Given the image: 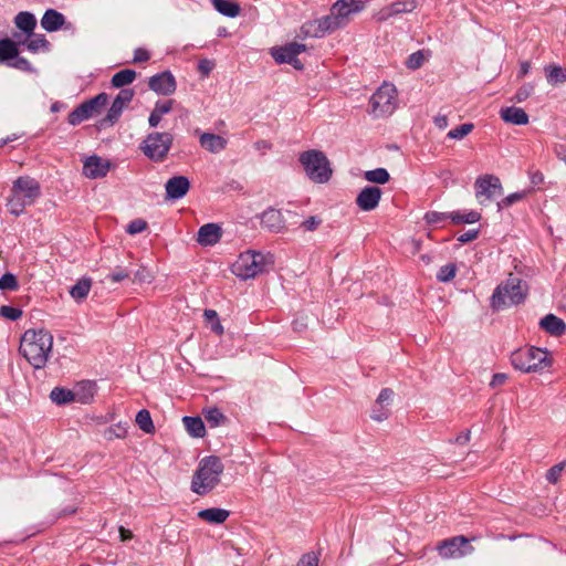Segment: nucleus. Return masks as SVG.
Wrapping results in <instances>:
<instances>
[{"mask_svg":"<svg viewBox=\"0 0 566 566\" xmlns=\"http://www.w3.org/2000/svg\"><path fill=\"white\" fill-rule=\"evenodd\" d=\"M53 335L44 329H28L21 337L19 352L35 369L43 368L52 353Z\"/></svg>","mask_w":566,"mask_h":566,"instance_id":"f257e3e1","label":"nucleus"},{"mask_svg":"<svg viewBox=\"0 0 566 566\" xmlns=\"http://www.w3.org/2000/svg\"><path fill=\"white\" fill-rule=\"evenodd\" d=\"M41 196L40 182L30 176L18 177L10 189L7 207L11 214H22L27 207L35 203Z\"/></svg>","mask_w":566,"mask_h":566,"instance_id":"f03ea898","label":"nucleus"},{"mask_svg":"<svg viewBox=\"0 0 566 566\" xmlns=\"http://www.w3.org/2000/svg\"><path fill=\"white\" fill-rule=\"evenodd\" d=\"M528 294V285L522 279L510 274L500 283L490 300V306L494 311H501L510 306L520 305L525 302Z\"/></svg>","mask_w":566,"mask_h":566,"instance_id":"7ed1b4c3","label":"nucleus"},{"mask_svg":"<svg viewBox=\"0 0 566 566\" xmlns=\"http://www.w3.org/2000/svg\"><path fill=\"white\" fill-rule=\"evenodd\" d=\"M224 467L220 458L214 455L205 457L200 460L192 481L191 491L198 495H206L219 483Z\"/></svg>","mask_w":566,"mask_h":566,"instance_id":"20e7f679","label":"nucleus"},{"mask_svg":"<svg viewBox=\"0 0 566 566\" xmlns=\"http://www.w3.org/2000/svg\"><path fill=\"white\" fill-rule=\"evenodd\" d=\"M549 353L539 347L531 346L512 353V366L523 373H537L552 366Z\"/></svg>","mask_w":566,"mask_h":566,"instance_id":"39448f33","label":"nucleus"},{"mask_svg":"<svg viewBox=\"0 0 566 566\" xmlns=\"http://www.w3.org/2000/svg\"><path fill=\"white\" fill-rule=\"evenodd\" d=\"M306 176L316 184L327 182L333 174L331 163L326 155L316 149L303 151L298 158Z\"/></svg>","mask_w":566,"mask_h":566,"instance_id":"423d86ee","label":"nucleus"},{"mask_svg":"<svg viewBox=\"0 0 566 566\" xmlns=\"http://www.w3.org/2000/svg\"><path fill=\"white\" fill-rule=\"evenodd\" d=\"M266 268V256L261 252L245 251L232 264V273L242 280H249L262 274Z\"/></svg>","mask_w":566,"mask_h":566,"instance_id":"0eeeda50","label":"nucleus"},{"mask_svg":"<svg viewBox=\"0 0 566 566\" xmlns=\"http://www.w3.org/2000/svg\"><path fill=\"white\" fill-rule=\"evenodd\" d=\"M172 135L170 133H151L140 144L143 154L153 161H163L172 145Z\"/></svg>","mask_w":566,"mask_h":566,"instance_id":"6e6552de","label":"nucleus"},{"mask_svg":"<svg viewBox=\"0 0 566 566\" xmlns=\"http://www.w3.org/2000/svg\"><path fill=\"white\" fill-rule=\"evenodd\" d=\"M108 96L106 93H99L93 98L81 103L74 108L67 117V122L72 126L80 125L82 122L87 120L98 115L102 108L106 105Z\"/></svg>","mask_w":566,"mask_h":566,"instance_id":"1a4fd4ad","label":"nucleus"},{"mask_svg":"<svg viewBox=\"0 0 566 566\" xmlns=\"http://www.w3.org/2000/svg\"><path fill=\"white\" fill-rule=\"evenodd\" d=\"M475 198L480 205L493 200L503 195V187L499 177L485 174L476 178L474 182Z\"/></svg>","mask_w":566,"mask_h":566,"instance_id":"9d476101","label":"nucleus"},{"mask_svg":"<svg viewBox=\"0 0 566 566\" xmlns=\"http://www.w3.org/2000/svg\"><path fill=\"white\" fill-rule=\"evenodd\" d=\"M439 555L444 559L461 558L473 553L470 539L463 535L447 538L437 546Z\"/></svg>","mask_w":566,"mask_h":566,"instance_id":"9b49d317","label":"nucleus"},{"mask_svg":"<svg viewBox=\"0 0 566 566\" xmlns=\"http://www.w3.org/2000/svg\"><path fill=\"white\" fill-rule=\"evenodd\" d=\"M344 23L339 20L336 13L331 8L329 14L303 27V30L308 34L312 32V36L322 38L326 33L334 32L340 28H344Z\"/></svg>","mask_w":566,"mask_h":566,"instance_id":"f8f14e48","label":"nucleus"},{"mask_svg":"<svg viewBox=\"0 0 566 566\" xmlns=\"http://www.w3.org/2000/svg\"><path fill=\"white\" fill-rule=\"evenodd\" d=\"M134 95V90L122 88L117 96L114 98L105 118L103 119V124L113 125L116 123L120 117L124 108L132 102Z\"/></svg>","mask_w":566,"mask_h":566,"instance_id":"ddd939ff","label":"nucleus"},{"mask_svg":"<svg viewBox=\"0 0 566 566\" xmlns=\"http://www.w3.org/2000/svg\"><path fill=\"white\" fill-rule=\"evenodd\" d=\"M148 86L159 95L168 96L176 92V78L170 71H164L149 77Z\"/></svg>","mask_w":566,"mask_h":566,"instance_id":"4468645a","label":"nucleus"},{"mask_svg":"<svg viewBox=\"0 0 566 566\" xmlns=\"http://www.w3.org/2000/svg\"><path fill=\"white\" fill-rule=\"evenodd\" d=\"M364 8L365 2L361 0H338L332 6L333 12L345 27L349 23L352 15L363 11Z\"/></svg>","mask_w":566,"mask_h":566,"instance_id":"2eb2a0df","label":"nucleus"},{"mask_svg":"<svg viewBox=\"0 0 566 566\" xmlns=\"http://www.w3.org/2000/svg\"><path fill=\"white\" fill-rule=\"evenodd\" d=\"M381 195L379 187L367 186L357 195L356 205L363 211H371L378 206Z\"/></svg>","mask_w":566,"mask_h":566,"instance_id":"dca6fc26","label":"nucleus"},{"mask_svg":"<svg viewBox=\"0 0 566 566\" xmlns=\"http://www.w3.org/2000/svg\"><path fill=\"white\" fill-rule=\"evenodd\" d=\"M306 50L305 44L291 42L284 46L272 49L271 55L276 63L294 62V59Z\"/></svg>","mask_w":566,"mask_h":566,"instance_id":"f3484780","label":"nucleus"},{"mask_svg":"<svg viewBox=\"0 0 566 566\" xmlns=\"http://www.w3.org/2000/svg\"><path fill=\"white\" fill-rule=\"evenodd\" d=\"M190 189V181L186 176H174L165 184L166 198L178 200L187 195Z\"/></svg>","mask_w":566,"mask_h":566,"instance_id":"a211bd4d","label":"nucleus"},{"mask_svg":"<svg viewBox=\"0 0 566 566\" xmlns=\"http://www.w3.org/2000/svg\"><path fill=\"white\" fill-rule=\"evenodd\" d=\"M111 168L108 160L102 159L101 157L93 155L88 157L83 166V172L86 177L92 179L103 178L107 175Z\"/></svg>","mask_w":566,"mask_h":566,"instance_id":"6ab92c4d","label":"nucleus"},{"mask_svg":"<svg viewBox=\"0 0 566 566\" xmlns=\"http://www.w3.org/2000/svg\"><path fill=\"white\" fill-rule=\"evenodd\" d=\"M261 226L268 231L280 233L285 229V220L281 210L269 208L261 214Z\"/></svg>","mask_w":566,"mask_h":566,"instance_id":"aec40b11","label":"nucleus"},{"mask_svg":"<svg viewBox=\"0 0 566 566\" xmlns=\"http://www.w3.org/2000/svg\"><path fill=\"white\" fill-rule=\"evenodd\" d=\"M222 237V229L217 223H206L198 230L197 242L202 247L217 244Z\"/></svg>","mask_w":566,"mask_h":566,"instance_id":"412c9836","label":"nucleus"},{"mask_svg":"<svg viewBox=\"0 0 566 566\" xmlns=\"http://www.w3.org/2000/svg\"><path fill=\"white\" fill-rule=\"evenodd\" d=\"M388 105L389 90L387 87V83L384 82L379 90L369 99L370 113L378 117L385 113Z\"/></svg>","mask_w":566,"mask_h":566,"instance_id":"4be33fe9","label":"nucleus"},{"mask_svg":"<svg viewBox=\"0 0 566 566\" xmlns=\"http://www.w3.org/2000/svg\"><path fill=\"white\" fill-rule=\"evenodd\" d=\"M64 23L65 17L55 9H48L41 19V27L48 32L60 30Z\"/></svg>","mask_w":566,"mask_h":566,"instance_id":"5701e85b","label":"nucleus"},{"mask_svg":"<svg viewBox=\"0 0 566 566\" xmlns=\"http://www.w3.org/2000/svg\"><path fill=\"white\" fill-rule=\"evenodd\" d=\"M539 327L552 336H560L566 332V324L554 314H547L539 321Z\"/></svg>","mask_w":566,"mask_h":566,"instance_id":"b1692460","label":"nucleus"},{"mask_svg":"<svg viewBox=\"0 0 566 566\" xmlns=\"http://www.w3.org/2000/svg\"><path fill=\"white\" fill-rule=\"evenodd\" d=\"M501 118L514 125H526L528 123V115L520 107H505L500 112Z\"/></svg>","mask_w":566,"mask_h":566,"instance_id":"393cba45","label":"nucleus"},{"mask_svg":"<svg viewBox=\"0 0 566 566\" xmlns=\"http://www.w3.org/2000/svg\"><path fill=\"white\" fill-rule=\"evenodd\" d=\"M229 515L228 510L219 507L205 509L198 512V517L209 524H222Z\"/></svg>","mask_w":566,"mask_h":566,"instance_id":"a878e982","label":"nucleus"},{"mask_svg":"<svg viewBox=\"0 0 566 566\" xmlns=\"http://www.w3.org/2000/svg\"><path fill=\"white\" fill-rule=\"evenodd\" d=\"M21 40L4 38L0 40V62H9L19 55Z\"/></svg>","mask_w":566,"mask_h":566,"instance_id":"bb28decb","label":"nucleus"},{"mask_svg":"<svg viewBox=\"0 0 566 566\" xmlns=\"http://www.w3.org/2000/svg\"><path fill=\"white\" fill-rule=\"evenodd\" d=\"M15 27L27 35H32L36 27V19L29 11H21L14 17Z\"/></svg>","mask_w":566,"mask_h":566,"instance_id":"cd10ccee","label":"nucleus"},{"mask_svg":"<svg viewBox=\"0 0 566 566\" xmlns=\"http://www.w3.org/2000/svg\"><path fill=\"white\" fill-rule=\"evenodd\" d=\"M200 145L211 153H219L226 148L227 142L219 135L203 133L200 136Z\"/></svg>","mask_w":566,"mask_h":566,"instance_id":"c85d7f7f","label":"nucleus"},{"mask_svg":"<svg viewBox=\"0 0 566 566\" xmlns=\"http://www.w3.org/2000/svg\"><path fill=\"white\" fill-rule=\"evenodd\" d=\"M389 399V389L385 388L380 391L375 405L371 408L370 418L375 421H384L387 419V410L385 402Z\"/></svg>","mask_w":566,"mask_h":566,"instance_id":"c756f323","label":"nucleus"},{"mask_svg":"<svg viewBox=\"0 0 566 566\" xmlns=\"http://www.w3.org/2000/svg\"><path fill=\"white\" fill-rule=\"evenodd\" d=\"M21 45H24L31 53H38L40 50L48 51L50 49V42L46 40L44 34L28 35V39L21 41Z\"/></svg>","mask_w":566,"mask_h":566,"instance_id":"7c9ffc66","label":"nucleus"},{"mask_svg":"<svg viewBox=\"0 0 566 566\" xmlns=\"http://www.w3.org/2000/svg\"><path fill=\"white\" fill-rule=\"evenodd\" d=\"M213 8L224 17L235 18L240 14V4L233 0H211Z\"/></svg>","mask_w":566,"mask_h":566,"instance_id":"2f4dec72","label":"nucleus"},{"mask_svg":"<svg viewBox=\"0 0 566 566\" xmlns=\"http://www.w3.org/2000/svg\"><path fill=\"white\" fill-rule=\"evenodd\" d=\"M182 422L186 427V430L191 437L202 438L206 433V428L202 419L200 417H189L185 416L182 418Z\"/></svg>","mask_w":566,"mask_h":566,"instance_id":"473e14b6","label":"nucleus"},{"mask_svg":"<svg viewBox=\"0 0 566 566\" xmlns=\"http://www.w3.org/2000/svg\"><path fill=\"white\" fill-rule=\"evenodd\" d=\"M91 286L92 280L88 277H83L71 287L70 294L75 301H83L88 295Z\"/></svg>","mask_w":566,"mask_h":566,"instance_id":"72a5a7b5","label":"nucleus"},{"mask_svg":"<svg viewBox=\"0 0 566 566\" xmlns=\"http://www.w3.org/2000/svg\"><path fill=\"white\" fill-rule=\"evenodd\" d=\"M136 75L137 74L134 70H122L113 75L111 80L112 86L116 88H122L126 85H129L135 81Z\"/></svg>","mask_w":566,"mask_h":566,"instance_id":"f704fd0d","label":"nucleus"},{"mask_svg":"<svg viewBox=\"0 0 566 566\" xmlns=\"http://www.w3.org/2000/svg\"><path fill=\"white\" fill-rule=\"evenodd\" d=\"M77 395L78 394H75L74 391H72L70 389L55 387L52 389V391L50 394V398L56 405H64V403H69L72 401H76Z\"/></svg>","mask_w":566,"mask_h":566,"instance_id":"c9c22d12","label":"nucleus"},{"mask_svg":"<svg viewBox=\"0 0 566 566\" xmlns=\"http://www.w3.org/2000/svg\"><path fill=\"white\" fill-rule=\"evenodd\" d=\"M481 213L474 210L468 211V212H460V211H452L450 212V221L453 224H460V223H475L480 221Z\"/></svg>","mask_w":566,"mask_h":566,"instance_id":"e433bc0d","label":"nucleus"},{"mask_svg":"<svg viewBox=\"0 0 566 566\" xmlns=\"http://www.w3.org/2000/svg\"><path fill=\"white\" fill-rule=\"evenodd\" d=\"M544 70L546 80L551 85L566 83V70L553 64L545 66Z\"/></svg>","mask_w":566,"mask_h":566,"instance_id":"4c0bfd02","label":"nucleus"},{"mask_svg":"<svg viewBox=\"0 0 566 566\" xmlns=\"http://www.w3.org/2000/svg\"><path fill=\"white\" fill-rule=\"evenodd\" d=\"M137 426L140 430H143L146 433H154L155 432V426L150 416V412L147 409H142L137 412L136 419H135Z\"/></svg>","mask_w":566,"mask_h":566,"instance_id":"58836bf2","label":"nucleus"},{"mask_svg":"<svg viewBox=\"0 0 566 566\" xmlns=\"http://www.w3.org/2000/svg\"><path fill=\"white\" fill-rule=\"evenodd\" d=\"M127 422H118L104 430V438L108 441L114 439H124L127 436Z\"/></svg>","mask_w":566,"mask_h":566,"instance_id":"ea45409f","label":"nucleus"},{"mask_svg":"<svg viewBox=\"0 0 566 566\" xmlns=\"http://www.w3.org/2000/svg\"><path fill=\"white\" fill-rule=\"evenodd\" d=\"M203 416L211 428L219 427L227 421V417L216 407L205 410Z\"/></svg>","mask_w":566,"mask_h":566,"instance_id":"a19ab883","label":"nucleus"},{"mask_svg":"<svg viewBox=\"0 0 566 566\" xmlns=\"http://www.w3.org/2000/svg\"><path fill=\"white\" fill-rule=\"evenodd\" d=\"M365 179L369 182L385 184L389 180V172L385 168H377L365 172Z\"/></svg>","mask_w":566,"mask_h":566,"instance_id":"79ce46f5","label":"nucleus"},{"mask_svg":"<svg viewBox=\"0 0 566 566\" xmlns=\"http://www.w3.org/2000/svg\"><path fill=\"white\" fill-rule=\"evenodd\" d=\"M416 9V1L415 0H403V1H395L391 2V17L403 13V12H411Z\"/></svg>","mask_w":566,"mask_h":566,"instance_id":"37998d69","label":"nucleus"},{"mask_svg":"<svg viewBox=\"0 0 566 566\" xmlns=\"http://www.w3.org/2000/svg\"><path fill=\"white\" fill-rule=\"evenodd\" d=\"M81 391H77L76 394H78L76 396V401H80L82 403H87L90 402L93 397H94V394H95V385L93 382H85V384H82L81 387H80Z\"/></svg>","mask_w":566,"mask_h":566,"instance_id":"c03bdc74","label":"nucleus"},{"mask_svg":"<svg viewBox=\"0 0 566 566\" xmlns=\"http://www.w3.org/2000/svg\"><path fill=\"white\" fill-rule=\"evenodd\" d=\"M423 219L428 224L440 226L444 221L450 220V212L428 211Z\"/></svg>","mask_w":566,"mask_h":566,"instance_id":"a18cd8bd","label":"nucleus"},{"mask_svg":"<svg viewBox=\"0 0 566 566\" xmlns=\"http://www.w3.org/2000/svg\"><path fill=\"white\" fill-rule=\"evenodd\" d=\"M455 273H457L455 264L449 263L439 269V271L437 273V280L439 282H443V283L450 282L451 280L454 279Z\"/></svg>","mask_w":566,"mask_h":566,"instance_id":"49530a36","label":"nucleus"},{"mask_svg":"<svg viewBox=\"0 0 566 566\" xmlns=\"http://www.w3.org/2000/svg\"><path fill=\"white\" fill-rule=\"evenodd\" d=\"M474 128V125L471 123H464L451 130L448 132L447 136L451 139H462L468 134H470Z\"/></svg>","mask_w":566,"mask_h":566,"instance_id":"de8ad7c7","label":"nucleus"},{"mask_svg":"<svg viewBox=\"0 0 566 566\" xmlns=\"http://www.w3.org/2000/svg\"><path fill=\"white\" fill-rule=\"evenodd\" d=\"M424 61H426L424 53H423V51L419 50L408 56V59L406 60V66L409 70H418L422 66Z\"/></svg>","mask_w":566,"mask_h":566,"instance_id":"09e8293b","label":"nucleus"},{"mask_svg":"<svg viewBox=\"0 0 566 566\" xmlns=\"http://www.w3.org/2000/svg\"><path fill=\"white\" fill-rule=\"evenodd\" d=\"M18 286V280L12 273H4L0 277V290L15 291Z\"/></svg>","mask_w":566,"mask_h":566,"instance_id":"8fccbe9b","label":"nucleus"},{"mask_svg":"<svg viewBox=\"0 0 566 566\" xmlns=\"http://www.w3.org/2000/svg\"><path fill=\"white\" fill-rule=\"evenodd\" d=\"M565 465L566 462H560L558 464L553 465L546 473V480L553 484L557 483Z\"/></svg>","mask_w":566,"mask_h":566,"instance_id":"3c124183","label":"nucleus"},{"mask_svg":"<svg viewBox=\"0 0 566 566\" xmlns=\"http://www.w3.org/2000/svg\"><path fill=\"white\" fill-rule=\"evenodd\" d=\"M147 229V222L144 219H134L127 224V233L134 235L142 233Z\"/></svg>","mask_w":566,"mask_h":566,"instance_id":"603ef678","label":"nucleus"},{"mask_svg":"<svg viewBox=\"0 0 566 566\" xmlns=\"http://www.w3.org/2000/svg\"><path fill=\"white\" fill-rule=\"evenodd\" d=\"M534 92V85L527 83V84H524L522 85L517 92L515 93L514 97H513V101L517 102V103H522L524 102L525 99H527L531 94Z\"/></svg>","mask_w":566,"mask_h":566,"instance_id":"864d4df0","label":"nucleus"},{"mask_svg":"<svg viewBox=\"0 0 566 566\" xmlns=\"http://www.w3.org/2000/svg\"><path fill=\"white\" fill-rule=\"evenodd\" d=\"M0 315L10 321H17L22 316V311L18 307L3 305L0 307Z\"/></svg>","mask_w":566,"mask_h":566,"instance_id":"5fc2aeb1","label":"nucleus"},{"mask_svg":"<svg viewBox=\"0 0 566 566\" xmlns=\"http://www.w3.org/2000/svg\"><path fill=\"white\" fill-rule=\"evenodd\" d=\"M524 197H525L524 191L511 193V195L506 196L505 198H503L497 203V207H499V209L507 208V207L514 205L515 202L522 200Z\"/></svg>","mask_w":566,"mask_h":566,"instance_id":"6e6d98bb","label":"nucleus"},{"mask_svg":"<svg viewBox=\"0 0 566 566\" xmlns=\"http://www.w3.org/2000/svg\"><path fill=\"white\" fill-rule=\"evenodd\" d=\"M216 63L212 60L209 59H202L198 62V72L203 76L207 77L210 75L212 70L214 69Z\"/></svg>","mask_w":566,"mask_h":566,"instance_id":"4d7b16f0","label":"nucleus"},{"mask_svg":"<svg viewBox=\"0 0 566 566\" xmlns=\"http://www.w3.org/2000/svg\"><path fill=\"white\" fill-rule=\"evenodd\" d=\"M13 62H9L8 65L22 71H31L32 65L25 57L19 56L13 59Z\"/></svg>","mask_w":566,"mask_h":566,"instance_id":"13d9d810","label":"nucleus"},{"mask_svg":"<svg viewBox=\"0 0 566 566\" xmlns=\"http://www.w3.org/2000/svg\"><path fill=\"white\" fill-rule=\"evenodd\" d=\"M297 566H318V556L315 553L304 554L297 562Z\"/></svg>","mask_w":566,"mask_h":566,"instance_id":"bf43d9fd","label":"nucleus"},{"mask_svg":"<svg viewBox=\"0 0 566 566\" xmlns=\"http://www.w3.org/2000/svg\"><path fill=\"white\" fill-rule=\"evenodd\" d=\"M174 104H175L174 99H168L165 102H157L155 104L154 111L157 112L163 117L165 114H168L172 109Z\"/></svg>","mask_w":566,"mask_h":566,"instance_id":"052dcab7","label":"nucleus"},{"mask_svg":"<svg viewBox=\"0 0 566 566\" xmlns=\"http://www.w3.org/2000/svg\"><path fill=\"white\" fill-rule=\"evenodd\" d=\"M322 223V220L315 216H312L310 218H307L306 220H304L301 224V227L305 230V231H314L318 228V226Z\"/></svg>","mask_w":566,"mask_h":566,"instance_id":"680f3d73","label":"nucleus"},{"mask_svg":"<svg viewBox=\"0 0 566 566\" xmlns=\"http://www.w3.org/2000/svg\"><path fill=\"white\" fill-rule=\"evenodd\" d=\"M479 229H470L468 230L467 232L460 234L457 240L460 242V243H469L475 239H478L479 237Z\"/></svg>","mask_w":566,"mask_h":566,"instance_id":"e2e57ef3","label":"nucleus"},{"mask_svg":"<svg viewBox=\"0 0 566 566\" xmlns=\"http://www.w3.org/2000/svg\"><path fill=\"white\" fill-rule=\"evenodd\" d=\"M150 59L149 52L144 48H138L134 51L133 63L147 62Z\"/></svg>","mask_w":566,"mask_h":566,"instance_id":"0e129e2a","label":"nucleus"},{"mask_svg":"<svg viewBox=\"0 0 566 566\" xmlns=\"http://www.w3.org/2000/svg\"><path fill=\"white\" fill-rule=\"evenodd\" d=\"M129 277V273L123 269H119L117 268L115 271H113L109 275H108V279L112 281V282H122L123 280L125 279H128Z\"/></svg>","mask_w":566,"mask_h":566,"instance_id":"69168bd1","label":"nucleus"},{"mask_svg":"<svg viewBox=\"0 0 566 566\" xmlns=\"http://www.w3.org/2000/svg\"><path fill=\"white\" fill-rule=\"evenodd\" d=\"M149 280H150L149 272L145 268H142L140 270H138L135 273L133 282L143 283V282H149Z\"/></svg>","mask_w":566,"mask_h":566,"instance_id":"338daca9","label":"nucleus"},{"mask_svg":"<svg viewBox=\"0 0 566 566\" xmlns=\"http://www.w3.org/2000/svg\"><path fill=\"white\" fill-rule=\"evenodd\" d=\"M433 123L436 125L437 128L439 129H444L448 127L449 123H448V116L446 114H437L434 117H433Z\"/></svg>","mask_w":566,"mask_h":566,"instance_id":"774afa93","label":"nucleus"}]
</instances>
